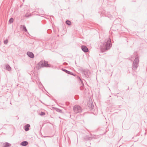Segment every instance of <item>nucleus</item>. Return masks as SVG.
<instances>
[{"label": "nucleus", "mask_w": 147, "mask_h": 147, "mask_svg": "<svg viewBox=\"0 0 147 147\" xmlns=\"http://www.w3.org/2000/svg\"><path fill=\"white\" fill-rule=\"evenodd\" d=\"M64 64H65V65H66L67 64V63H64Z\"/></svg>", "instance_id": "30"}, {"label": "nucleus", "mask_w": 147, "mask_h": 147, "mask_svg": "<svg viewBox=\"0 0 147 147\" xmlns=\"http://www.w3.org/2000/svg\"><path fill=\"white\" fill-rule=\"evenodd\" d=\"M79 96L78 95H76L75 96L74 98L76 100H78L79 98Z\"/></svg>", "instance_id": "23"}, {"label": "nucleus", "mask_w": 147, "mask_h": 147, "mask_svg": "<svg viewBox=\"0 0 147 147\" xmlns=\"http://www.w3.org/2000/svg\"><path fill=\"white\" fill-rule=\"evenodd\" d=\"M31 15V14H28L26 13L24 16H25L27 17H30Z\"/></svg>", "instance_id": "21"}, {"label": "nucleus", "mask_w": 147, "mask_h": 147, "mask_svg": "<svg viewBox=\"0 0 147 147\" xmlns=\"http://www.w3.org/2000/svg\"><path fill=\"white\" fill-rule=\"evenodd\" d=\"M82 71L83 74L87 78H89L90 75V72L89 71L84 69H82Z\"/></svg>", "instance_id": "5"}, {"label": "nucleus", "mask_w": 147, "mask_h": 147, "mask_svg": "<svg viewBox=\"0 0 147 147\" xmlns=\"http://www.w3.org/2000/svg\"><path fill=\"white\" fill-rule=\"evenodd\" d=\"M105 16L108 17L111 20L113 19V16L110 14V12H108L105 15Z\"/></svg>", "instance_id": "10"}, {"label": "nucleus", "mask_w": 147, "mask_h": 147, "mask_svg": "<svg viewBox=\"0 0 147 147\" xmlns=\"http://www.w3.org/2000/svg\"><path fill=\"white\" fill-rule=\"evenodd\" d=\"M28 142L26 141H23L20 143V145L22 146H26L28 144Z\"/></svg>", "instance_id": "13"}, {"label": "nucleus", "mask_w": 147, "mask_h": 147, "mask_svg": "<svg viewBox=\"0 0 147 147\" xmlns=\"http://www.w3.org/2000/svg\"><path fill=\"white\" fill-rule=\"evenodd\" d=\"M65 23L68 26H70L71 24V22L69 20H67L65 22Z\"/></svg>", "instance_id": "19"}, {"label": "nucleus", "mask_w": 147, "mask_h": 147, "mask_svg": "<svg viewBox=\"0 0 147 147\" xmlns=\"http://www.w3.org/2000/svg\"><path fill=\"white\" fill-rule=\"evenodd\" d=\"M82 51L85 53L87 52L88 51V48L86 46L82 45L81 46Z\"/></svg>", "instance_id": "8"}, {"label": "nucleus", "mask_w": 147, "mask_h": 147, "mask_svg": "<svg viewBox=\"0 0 147 147\" xmlns=\"http://www.w3.org/2000/svg\"><path fill=\"white\" fill-rule=\"evenodd\" d=\"M73 110L74 113H80L82 112V109L81 107L78 105H76L73 107Z\"/></svg>", "instance_id": "4"}, {"label": "nucleus", "mask_w": 147, "mask_h": 147, "mask_svg": "<svg viewBox=\"0 0 147 147\" xmlns=\"http://www.w3.org/2000/svg\"><path fill=\"white\" fill-rule=\"evenodd\" d=\"M75 63L76 64V61L75 62Z\"/></svg>", "instance_id": "33"}, {"label": "nucleus", "mask_w": 147, "mask_h": 147, "mask_svg": "<svg viewBox=\"0 0 147 147\" xmlns=\"http://www.w3.org/2000/svg\"><path fill=\"white\" fill-rule=\"evenodd\" d=\"M11 146V144L7 142H5L3 143L2 147H10Z\"/></svg>", "instance_id": "11"}, {"label": "nucleus", "mask_w": 147, "mask_h": 147, "mask_svg": "<svg viewBox=\"0 0 147 147\" xmlns=\"http://www.w3.org/2000/svg\"><path fill=\"white\" fill-rule=\"evenodd\" d=\"M26 54L28 57L31 58L33 59L34 58V55L33 53L32 52L28 51L27 52Z\"/></svg>", "instance_id": "7"}, {"label": "nucleus", "mask_w": 147, "mask_h": 147, "mask_svg": "<svg viewBox=\"0 0 147 147\" xmlns=\"http://www.w3.org/2000/svg\"><path fill=\"white\" fill-rule=\"evenodd\" d=\"M52 32V30L50 29H49L47 30V32L48 34H50Z\"/></svg>", "instance_id": "24"}, {"label": "nucleus", "mask_w": 147, "mask_h": 147, "mask_svg": "<svg viewBox=\"0 0 147 147\" xmlns=\"http://www.w3.org/2000/svg\"><path fill=\"white\" fill-rule=\"evenodd\" d=\"M121 27V25L118 24L117 25H115L113 26L112 27V29L114 31L118 30Z\"/></svg>", "instance_id": "6"}, {"label": "nucleus", "mask_w": 147, "mask_h": 147, "mask_svg": "<svg viewBox=\"0 0 147 147\" xmlns=\"http://www.w3.org/2000/svg\"><path fill=\"white\" fill-rule=\"evenodd\" d=\"M117 97H119H119H120L119 96H117Z\"/></svg>", "instance_id": "28"}, {"label": "nucleus", "mask_w": 147, "mask_h": 147, "mask_svg": "<svg viewBox=\"0 0 147 147\" xmlns=\"http://www.w3.org/2000/svg\"><path fill=\"white\" fill-rule=\"evenodd\" d=\"M113 14L115 16H116L117 15V13L116 12H115L113 13Z\"/></svg>", "instance_id": "26"}, {"label": "nucleus", "mask_w": 147, "mask_h": 147, "mask_svg": "<svg viewBox=\"0 0 147 147\" xmlns=\"http://www.w3.org/2000/svg\"><path fill=\"white\" fill-rule=\"evenodd\" d=\"M94 107V106L93 105H91V109H93V107Z\"/></svg>", "instance_id": "27"}, {"label": "nucleus", "mask_w": 147, "mask_h": 147, "mask_svg": "<svg viewBox=\"0 0 147 147\" xmlns=\"http://www.w3.org/2000/svg\"><path fill=\"white\" fill-rule=\"evenodd\" d=\"M103 46L101 47L100 50L102 53H105L112 46L111 39L109 38L106 39L103 43Z\"/></svg>", "instance_id": "1"}, {"label": "nucleus", "mask_w": 147, "mask_h": 147, "mask_svg": "<svg viewBox=\"0 0 147 147\" xmlns=\"http://www.w3.org/2000/svg\"><path fill=\"white\" fill-rule=\"evenodd\" d=\"M45 113L43 112H41L40 113L39 115L41 116L44 115H45Z\"/></svg>", "instance_id": "22"}, {"label": "nucleus", "mask_w": 147, "mask_h": 147, "mask_svg": "<svg viewBox=\"0 0 147 147\" xmlns=\"http://www.w3.org/2000/svg\"><path fill=\"white\" fill-rule=\"evenodd\" d=\"M139 62L138 57H136L132 63V68L133 70H135L137 69L139 65Z\"/></svg>", "instance_id": "3"}, {"label": "nucleus", "mask_w": 147, "mask_h": 147, "mask_svg": "<svg viewBox=\"0 0 147 147\" xmlns=\"http://www.w3.org/2000/svg\"><path fill=\"white\" fill-rule=\"evenodd\" d=\"M13 18H11L9 20V22L10 24H11V23H13Z\"/></svg>", "instance_id": "20"}, {"label": "nucleus", "mask_w": 147, "mask_h": 147, "mask_svg": "<svg viewBox=\"0 0 147 147\" xmlns=\"http://www.w3.org/2000/svg\"><path fill=\"white\" fill-rule=\"evenodd\" d=\"M30 127V125L28 124H26L24 127V129L26 131H28L29 130V127Z\"/></svg>", "instance_id": "12"}, {"label": "nucleus", "mask_w": 147, "mask_h": 147, "mask_svg": "<svg viewBox=\"0 0 147 147\" xmlns=\"http://www.w3.org/2000/svg\"><path fill=\"white\" fill-rule=\"evenodd\" d=\"M62 70L68 74L75 76V74H74L73 73H72V72L70 71L65 69H64L63 68L62 69Z\"/></svg>", "instance_id": "9"}, {"label": "nucleus", "mask_w": 147, "mask_h": 147, "mask_svg": "<svg viewBox=\"0 0 147 147\" xmlns=\"http://www.w3.org/2000/svg\"><path fill=\"white\" fill-rule=\"evenodd\" d=\"M50 65L48 64V62L45 60H42L37 64L36 68L38 69L44 67H51Z\"/></svg>", "instance_id": "2"}, {"label": "nucleus", "mask_w": 147, "mask_h": 147, "mask_svg": "<svg viewBox=\"0 0 147 147\" xmlns=\"http://www.w3.org/2000/svg\"><path fill=\"white\" fill-rule=\"evenodd\" d=\"M23 30L25 32H27V30L26 29V27L25 25H22L21 26Z\"/></svg>", "instance_id": "17"}, {"label": "nucleus", "mask_w": 147, "mask_h": 147, "mask_svg": "<svg viewBox=\"0 0 147 147\" xmlns=\"http://www.w3.org/2000/svg\"><path fill=\"white\" fill-rule=\"evenodd\" d=\"M117 20H115V21H114V23H115V22L116 21H117Z\"/></svg>", "instance_id": "29"}, {"label": "nucleus", "mask_w": 147, "mask_h": 147, "mask_svg": "<svg viewBox=\"0 0 147 147\" xmlns=\"http://www.w3.org/2000/svg\"><path fill=\"white\" fill-rule=\"evenodd\" d=\"M86 146H87V145H86ZM88 146V147H90V146Z\"/></svg>", "instance_id": "32"}, {"label": "nucleus", "mask_w": 147, "mask_h": 147, "mask_svg": "<svg viewBox=\"0 0 147 147\" xmlns=\"http://www.w3.org/2000/svg\"><path fill=\"white\" fill-rule=\"evenodd\" d=\"M78 79L80 83H81L83 86H84V84L83 83V80L81 79L80 77L78 76Z\"/></svg>", "instance_id": "16"}, {"label": "nucleus", "mask_w": 147, "mask_h": 147, "mask_svg": "<svg viewBox=\"0 0 147 147\" xmlns=\"http://www.w3.org/2000/svg\"><path fill=\"white\" fill-rule=\"evenodd\" d=\"M55 111L57 112H59L61 113H63V112H62V111L61 109L57 108H55Z\"/></svg>", "instance_id": "18"}, {"label": "nucleus", "mask_w": 147, "mask_h": 147, "mask_svg": "<svg viewBox=\"0 0 147 147\" xmlns=\"http://www.w3.org/2000/svg\"><path fill=\"white\" fill-rule=\"evenodd\" d=\"M8 40L7 39H6L4 41V44H7L8 42Z\"/></svg>", "instance_id": "25"}, {"label": "nucleus", "mask_w": 147, "mask_h": 147, "mask_svg": "<svg viewBox=\"0 0 147 147\" xmlns=\"http://www.w3.org/2000/svg\"><path fill=\"white\" fill-rule=\"evenodd\" d=\"M92 138L91 137H90L89 136L86 135L84 138V139L86 141L90 140L92 139Z\"/></svg>", "instance_id": "14"}, {"label": "nucleus", "mask_w": 147, "mask_h": 147, "mask_svg": "<svg viewBox=\"0 0 147 147\" xmlns=\"http://www.w3.org/2000/svg\"><path fill=\"white\" fill-rule=\"evenodd\" d=\"M40 85H41L42 86V83L41 82L40 83Z\"/></svg>", "instance_id": "31"}, {"label": "nucleus", "mask_w": 147, "mask_h": 147, "mask_svg": "<svg viewBox=\"0 0 147 147\" xmlns=\"http://www.w3.org/2000/svg\"><path fill=\"white\" fill-rule=\"evenodd\" d=\"M6 69L9 71L11 70V68L8 64H7L5 65Z\"/></svg>", "instance_id": "15"}]
</instances>
